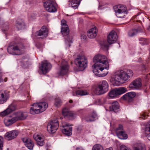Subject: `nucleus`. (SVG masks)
Returning <instances> with one entry per match:
<instances>
[{
  "instance_id": "b1692460",
  "label": "nucleus",
  "mask_w": 150,
  "mask_h": 150,
  "mask_svg": "<svg viewBox=\"0 0 150 150\" xmlns=\"http://www.w3.org/2000/svg\"><path fill=\"white\" fill-rule=\"evenodd\" d=\"M97 118V115L96 112H93L91 113L86 116L85 119L87 122H92L94 121Z\"/></svg>"
},
{
  "instance_id": "ea45409f",
  "label": "nucleus",
  "mask_w": 150,
  "mask_h": 150,
  "mask_svg": "<svg viewBox=\"0 0 150 150\" xmlns=\"http://www.w3.org/2000/svg\"><path fill=\"white\" fill-rule=\"evenodd\" d=\"M3 144V138L0 136V150H2V147Z\"/></svg>"
},
{
  "instance_id": "9b49d317",
  "label": "nucleus",
  "mask_w": 150,
  "mask_h": 150,
  "mask_svg": "<svg viewBox=\"0 0 150 150\" xmlns=\"http://www.w3.org/2000/svg\"><path fill=\"white\" fill-rule=\"evenodd\" d=\"M122 75V80L126 81L129 80L132 77L133 73L132 71L130 69H126L124 70H121Z\"/></svg>"
},
{
  "instance_id": "39448f33",
  "label": "nucleus",
  "mask_w": 150,
  "mask_h": 150,
  "mask_svg": "<svg viewBox=\"0 0 150 150\" xmlns=\"http://www.w3.org/2000/svg\"><path fill=\"white\" fill-rule=\"evenodd\" d=\"M109 85L108 82L105 80L100 81L98 84L94 92L97 95L103 94L108 90Z\"/></svg>"
},
{
  "instance_id": "a19ab883",
  "label": "nucleus",
  "mask_w": 150,
  "mask_h": 150,
  "mask_svg": "<svg viewBox=\"0 0 150 150\" xmlns=\"http://www.w3.org/2000/svg\"><path fill=\"white\" fill-rule=\"evenodd\" d=\"M123 131V130L122 125H120L118 128L116 129V134L117 133V131L118 132H120V131Z\"/></svg>"
},
{
  "instance_id": "7c9ffc66",
  "label": "nucleus",
  "mask_w": 150,
  "mask_h": 150,
  "mask_svg": "<svg viewBox=\"0 0 150 150\" xmlns=\"http://www.w3.org/2000/svg\"><path fill=\"white\" fill-rule=\"evenodd\" d=\"M142 30L140 28L137 29H134L130 30L128 33V35L130 37H132L136 35L138 33L142 31Z\"/></svg>"
},
{
  "instance_id": "473e14b6",
  "label": "nucleus",
  "mask_w": 150,
  "mask_h": 150,
  "mask_svg": "<svg viewBox=\"0 0 150 150\" xmlns=\"http://www.w3.org/2000/svg\"><path fill=\"white\" fill-rule=\"evenodd\" d=\"M65 127V128L62 130V132L67 136H71L72 134V127Z\"/></svg>"
},
{
  "instance_id": "5fc2aeb1",
  "label": "nucleus",
  "mask_w": 150,
  "mask_h": 150,
  "mask_svg": "<svg viewBox=\"0 0 150 150\" xmlns=\"http://www.w3.org/2000/svg\"><path fill=\"white\" fill-rule=\"evenodd\" d=\"M149 28H148V30H149V29L150 28V25L149 26Z\"/></svg>"
},
{
  "instance_id": "7ed1b4c3",
  "label": "nucleus",
  "mask_w": 150,
  "mask_h": 150,
  "mask_svg": "<svg viewBox=\"0 0 150 150\" xmlns=\"http://www.w3.org/2000/svg\"><path fill=\"white\" fill-rule=\"evenodd\" d=\"M47 107V103L45 102L35 103L32 105L30 112V114L33 115L40 113L45 110Z\"/></svg>"
},
{
  "instance_id": "79ce46f5",
  "label": "nucleus",
  "mask_w": 150,
  "mask_h": 150,
  "mask_svg": "<svg viewBox=\"0 0 150 150\" xmlns=\"http://www.w3.org/2000/svg\"><path fill=\"white\" fill-rule=\"evenodd\" d=\"M61 25L62 26V27H63V26L64 27H66V26H68L66 24V22L64 20H62L61 21Z\"/></svg>"
},
{
  "instance_id": "f704fd0d",
  "label": "nucleus",
  "mask_w": 150,
  "mask_h": 150,
  "mask_svg": "<svg viewBox=\"0 0 150 150\" xmlns=\"http://www.w3.org/2000/svg\"><path fill=\"white\" fill-rule=\"evenodd\" d=\"M17 120H18L16 116L12 118L11 119L7 120V122L6 123H5V124L6 126H8L12 124Z\"/></svg>"
},
{
  "instance_id": "4468645a",
  "label": "nucleus",
  "mask_w": 150,
  "mask_h": 150,
  "mask_svg": "<svg viewBox=\"0 0 150 150\" xmlns=\"http://www.w3.org/2000/svg\"><path fill=\"white\" fill-rule=\"evenodd\" d=\"M51 67V64L47 61H44L42 62L40 69L43 74H45L50 70Z\"/></svg>"
},
{
  "instance_id": "4be33fe9",
  "label": "nucleus",
  "mask_w": 150,
  "mask_h": 150,
  "mask_svg": "<svg viewBox=\"0 0 150 150\" xmlns=\"http://www.w3.org/2000/svg\"><path fill=\"white\" fill-rule=\"evenodd\" d=\"M142 86V83L140 79H137L134 80L129 85L130 88L138 89Z\"/></svg>"
},
{
  "instance_id": "f3484780",
  "label": "nucleus",
  "mask_w": 150,
  "mask_h": 150,
  "mask_svg": "<svg viewBox=\"0 0 150 150\" xmlns=\"http://www.w3.org/2000/svg\"><path fill=\"white\" fill-rule=\"evenodd\" d=\"M136 95V93L134 92H131L126 93L121 97V99L125 100L129 102H132L133 98Z\"/></svg>"
},
{
  "instance_id": "c9c22d12",
  "label": "nucleus",
  "mask_w": 150,
  "mask_h": 150,
  "mask_svg": "<svg viewBox=\"0 0 150 150\" xmlns=\"http://www.w3.org/2000/svg\"><path fill=\"white\" fill-rule=\"evenodd\" d=\"M77 95L80 96H84L88 95V93L87 91L85 90H79L76 91V92Z\"/></svg>"
},
{
  "instance_id": "f03ea898",
  "label": "nucleus",
  "mask_w": 150,
  "mask_h": 150,
  "mask_svg": "<svg viewBox=\"0 0 150 150\" xmlns=\"http://www.w3.org/2000/svg\"><path fill=\"white\" fill-rule=\"evenodd\" d=\"M16 45L14 42H11L7 48V51L8 53L15 55H20L23 54V50L25 49V46L21 43L16 41Z\"/></svg>"
},
{
  "instance_id": "aec40b11",
  "label": "nucleus",
  "mask_w": 150,
  "mask_h": 150,
  "mask_svg": "<svg viewBox=\"0 0 150 150\" xmlns=\"http://www.w3.org/2000/svg\"><path fill=\"white\" fill-rule=\"evenodd\" d=\"M121 80H122V77L121 70L115 73L113 77L111 79L114 83H116L117 82L119 83Z\"/></svg>"
},
{
  "instance_id": "864d4df0",
  "label": "nucleus",
  "mask_w": 150,
  "mask_h": 150,
  "mask_svg": "<svg viewBox=\"0 0 150 150\" xmlns=\"http://www.w3.org/2000/svg\"><path fill=\"white\" fill-rule=\"evenodd\" d=\"M69 102L70 103H72L73 102V100H69Z\"/></svg>"
},
{
  "instance_id": "8fccbe9b",
  "label": "nucleus",
  "mask_w": 150,
  "mask_h": 150,
  "mask_svg": "<svg viewBox=\"0 0 150 150\" xmlns=\"http://www.w3.org/2000/svg\"><path fill=\"white\" fill-rule=\"evenodd\" d=\"M8 25H6V27H5V28H4V31H6L7 30L8 28Z\"/></svg>"
},
{
  "instance_id": "c756f323",
  "label": "nucleus",
  "mask_w": 150,
  "mask_h": 150,
  "mask_svg": "<svg viewBox=\"0 0 150 150\" xmlns=\"http://www.w3.org/2000/svg\"><path fill=\"white\" fill-rule=\"evenodd\" d=\"M144 131L146 136L150 140V121L147 123L145 127Z\"/></svg>"
},
{
  "instance_id": "cd10ccee",
  "label": "nucleus",
  "mask_w": 150,
  "mask_h": 150,
  "mask_svg": "<svg viewBox=\"0 0 150 150\" xmlns=\"http://www.w3.org/2000/svg\"><path fill=\"white\" fill-rule=\"evenodd\" d=\"M81 0H69V7L71 6L74 9L77 8L79 5Z\"/></svg>"
},
{
  "instance_id": "72a5a7b5",
  "label": "nucleus",
  "mask_w": 150,
  "mask_h": 150,
  "mask_svg": "<svg viewBox=\"0 0 150 150\" xmlns=\"http://www.w3.org/2000/svg\"><path fill=\"white\" fill-rule=\"evenodd\" d=\"M116 134L117 137L121 139H126L127 138V134L124 131H120V132L117 131Z\"/></svg>"
},
{
  "instance_id": "6ab92c4d",
  "label": "nucleus",
  "mask_w": 150,
  "mask_h": 150,
  "mask_svg": "<svg viewBox=\"0 0 150 150\" xmlns=\"http://www.w3.org/2000/svg\"><path fill=\"white\" fill-rule=\"evenodd\" d=\"M63 115L67 118L72 119L74 118V113L72 111H70L68 109L64 108L62 110Z\"/></svg>"
},
{
  "instance_id": "c85d7f7f",
  "label": "nucleus",
  "mask_w": 150,
  "mask_h": 150,
  "mask_svg": "<svg viewBox=\"0 0 150 150\" xmlns=\"http://www.w3.org/2000/svg\"><path fill=\"white\" fill-rule=\"evenodd\" d=\"M120 108V106L118 102L117 101L113 102L112 105L109 107V110L110 111H114L116 112Z\"/></svg>"
},
{
  "instance_id": "13d9d810",
  "label": "nucleus",
  "mask_w": 150,
  "mask_h": 150,
  "mask_svg": "<svg viewBox=\"0 0 150 150\" xmlns=\"http://www.w3.org/2000/svg\"><path fill=\"white\" fill-rule=\"evenodd\" d=\"M149 150H150V148L149 149Z\"/></svg>"
},
{
  "instance_id": "de8ad7c7",
  "label": "nucleus",
  "mask_w": 150,
  "mask_h": 150,
  "mask_svg": "<svg viewBox=\"0 0 150 150\" xmlns=\"http://www.w3.org/2000/svg\"><path fill=\"white\" fill-rule=\"evenodd\" d=\"M23 66H24V67H27L28 66V62L27 61L26 62L25 64H24V62H23Z\"/></svg>"
},
{
  "instance_id": "3c124183",
  "label": "nucleus",
  "mask_w": 150,
  "mask_h": 150,
  "mask_svg": "<svg viewBox=\"0 0 150 150\" xmlns=\"http://www.w3.org/2000/svg\"><path fill=\"white\" fill-rule=\"evenodd\" d=\"M113 150L112 148L111 147H110L109 148L107 149H105V150Z\"/></svg>"
},
{
  "instance_id": "dca6fc26",
  "label": "nucleus",
  "mask_w": 150,
  "mask_h": 150,
  "mask_svg": "<svg viewBox=\"0 0 150 150\" xmlns=\"http://www.w3.org/2000/svg\"><path fill=\"white\" fill-rule=\"evenodd\" d=\"M17 109L16 105L14 103L11 104L6 110L0 113V115L3 116H5L9 114L11 112Z\"/></svg>"
},
{
  "instance_id": "393cba45",
  "label": "nucleus",
  "mask_w": 150,
  "mask_h": 150,
  "mask_svg": "<svg viewBox=\"0 0 150 150\" xmlns=\"http://www.w3.org/2000/svg\"><path fill=\"white\" fill-rule=\"evenodd\" d=\"M9 92L5 91L3 92L0 93V104H2L7 100V98L8 97Z\"/></svg>"
},
{
  "instance_id": "6e6552de",
  "label": "nucleus",
  "mask_w": 150,
  "mask_h": 150,
  "mask_svg": "<svg viewBox=\"0 0 150 150\" xmlns=\"http://www.w3.org/2000/svg\"><path fill=\"white\" fill-rule=\"evenodd\" d=\"M59 126L57 120H53L48 123L47 126V131L50 133H54L57 130Z\"/></svg>"
},
{
  "instance_id": "bb28decb",
  "label": "nucleus",
  "mask_w": 150,
  "mask_h": 150,
  "mask_svg": "<svg viewBox=\"0 0 150 150\" xmlns=\"http://www.w3.org/2000/svg\"><path fill=\"white\" fill-rule=\"evenodd\" d=\"M16 25L18 30L24 29L25 28V24L22 20L19 19L17 21Z\"/></svg>"
},
{
  "instance_id": "58836bf2",
  "label": "nucleus",
  "mask_w": 150,
  "mask_h": 150,
  "mask_svg": "<svg viewBox=\"0 0 150 150\" xmlns=\"http://www.w3.org/2000/svg\"><path fill=\"white\" fill-rule=\"evenodd\" d=\"M139 41H141L139 43L141 45H146L148 44V42L147 40L144 38H140L139 39Z\"/></svg>"
},
{
  "instance_id": "a878e982",
  "label": "nucleus",
  "mask_w": 150,
  "mask_h": 150,
  "mask_svg": "<svg viewBox=\"0 0 150 150\" xmlns=\"http://www.w3.org/2000/svg\"><path fill=\"white\" fill-rule=\"evenodd\" d=\"M37 142L38 145L42 146L45 144L44 138L42 137L39 135H34L33 136Z\"/></svg>"
},
{
  "instance_id": "a18cd8bd",
  "label": "nucleus",
  "mask_w": 150,
  "mask_h": 150,
  "mask_svg": "<svg viewBox=\"0 0 150 150\" xmlns=\"http://www.w3.org/2000/svg\"><path fill=\"white\" fill-rule=\"evenodd\" d=\"M2 72H0V83L3 82L4 81V79L2 78Z\"/></svg>"
},
{
  "instance_id": "f8f14e48",
  "label": "nucleus",
  "mask_w": 150,
  "mask_h": 150,
  "mask_svg": "<svg viewBox=\"0 0 150 150\" xmlns=\"http://www.w3.org/2000/svg\"><path fill=\"white\" fill-rule=\"evenodd\" d=\"M60 69L59 72V75L63 76L66 74L69 71V66L67 62L62 60L61 63Z\"/></svg>"
},
{
  "instance_id": "9d476101",
  "label": "nucleus",
  "mask_w": 150,
  "mask_h": 150,
  "mask_svg": "<svg viewBox=\"0 0 150 150\" xmlns=\"http://www.w3.org/2000/svg\"><path fill=\"white\" fill-rule=\"evenodd\" d=\"M55 4L53 0H47L44 3L43 5L47 11L50 12H54L57 11Z\"/></svg>"
},
{
  "instance_id": "c03bdc74",
  "label": "nucleus",
  "mask_w": 150,
  "mask_h": 150,
  "mask_svg": "<svg viewBox=\"0 0 150 150\" xmlns=\"http://www.w3.org/2000/svg\"><path fill=\"white\" fill-rule=\"evenodd\" d=\"M147 115H146L145 114L143 113L141 117H140V119H144L145 118H146Z\"/></svg>"
},
{
  "instance_id": "423d86ee",
  "label": "nucleus",
  "mask_w": 150,
  "mask_h": 150,
  "mask_svg": "<svg viewBox=\"0 0 150 150\" xmlns=\"http://www.w3.org/2000/svg\"><path fill=\"white\" fill-rule=\"evenodd\" d=\"M74 62L80 71L84 70L87 66V59L84 56H78L74 60Z\"/></svg>"
},
{
  "instance_id": "603ef678",
  "label": "nucleus",
  "mask_w": 150,
  "mask_h": 150,
  "mask_svg": "<svg viewBox=\"0 0 150 150\" xmlns=\"http://www.w3.org/2000/svg\"><path fill=\"white\" fill-rule=\"evenodd\" d=\"M7 80V78H5L4 80V81L5 82H6Z\"/></svg>"
},
{
  "instance_id": "412c9836",
  "label": "nucleus",
  "mask_w": 150,
  "mask_h": 150,
  "mask_svg": "<svg viewBox=\"0 0 150 150\" xmlns=\"http://www.w3.org/2000/svg\"><path fill=\"white\" fill-rule=\"evenodd\" d=\"M25 146L29 149L32 150L34 146L33 142L30 139L26 138L22 139Z\"/></svg>"
},
{
  "instance_id": "09e8293b",
  "label": "nucleus",
  "mask_w": 150,
  "mask_h": 150,
  "mask_svg": "<svg viewBox=\"0 0 150 150\" xmlns=\"http://www.w3.org/2000/svg\"><path fill=\"white\" fill-rule=\"evenodd\" d=\"M71 126V125H70L69 124H65V125L64 126H63V127H69V126ZM71 126H72V125H71Z\"/></svg>"
},
{
  "instance_id": "ddd939ff",
  "label": "nucleus",
  "mask_w": 150,
  "mask_h": 150,
  "mask_svg": "<svg viewBox=\"0 0 150 150\" xmlns=\"http://www.w3.org/2000/svg\"><path fill=\"white\" fill-rule=\"evenodd\" d=\"M120 8H118L117 11H115L116 16L117 17L124 18L127 13V9L125 5L119 6Z\"/></svg>"
},
{
  "instance_id": "e433bc0d",
  "label": "nucleus",
  "mask_w": 150,
  "mask_h": 150,
  "mask_svg": "<svg viewBox=\"0 0 150 150\" xmlns=\"http://www.w3.org/2000/svg\"><path fill=\"white\" fill-rule=\"evenodd\" d=\"M134 150H145L144 146L141 144H139L137 147H135L134 149Z\"/></svg>"
},
{
  "instance_id": "2f4dec72",
  "label": "nucleus",
  "mask_w": 150,
  "mask_h": 150,
  "mask_svg": "<svg viewBox=\"0 0 150 150\" xmlns=\"http://www.w3.org/2000/svg\"><path fill=\"white\" fill-rule=\"evenodd\" d=\"M17 118L18 120H24L26 118L27 115L26 112H18L16 113Z\"/></svg>"
},
{
  "instance_id": "f257e3e1",
  "label": "nucleus",
  "mask_w": 150,
  "mask_h": 150,
  "mask_svg": "<svg viewBox=\"0 0 150 150\" xmlns=\"http://www.w3.org/2000/svg\"><path fill=\"white\" fill-rule=\"evenodd\" d=\"M93 62L95 63L92 66L93 72L96 75L100 77L105 76L107 74L108 72L105 73H101L99 71V70L102 71L104 69H108V62L105 56L99 54L94 57Z\"/></svg>"
},
{
  "instance_id": "5701e85b",
  "label": "nucleus",
  "mask_w": 150,
  "mask_h": 150,
  "mask_svg": "<svg viewBox=\"0 0 150 150\" xmlns=\"http://www.w3.org/2000/svg\"><path fill=\"white\" fill-rule=\"evenodd\" d=\"M97 34V30L96 28L94 27L89 30L87 33V36L90 38H94Z\"/></svg>"
},
{
  "instance_id": "20e7f679",
  "label": "nucleus",
  "mask_w": 150,
  "mask_h": 150,
  "mask_svg": "<svg viewBox=\"0 0 150 150\" xmlns=\"http://www.w3.org/2000/svg\"><path fill=\"white\" fill-rule=\"evenodd\" d=\"M117 33L114 31H111L107 36V41L106 40L100 42L102 48L103 50H108L109 44L111 45L114 43L117 40Z\"/></svg>"
},
{
  "instance_id": "4d7b16f0",
  "label": "nucleus",
  "mask_w": 150,
  "mask_h": 150,
  "mask_svg": "<svg viewBox=\"0 0 150 150\" xmlns=\"http://www.w3.org/2000/svg\"><path fill=\"white\" fill-rule=\"evenodd\" d=\"M1 69H0V71H1Z\"/></svg>"
},
{
  "instance_id": "4c0bfd02",
  "label": "nucleus",
  "mask_w": 150,
  "mask_h": 150,
  "mask_svg": "<svg viewBox=\"0 0 150 150\" xmlns=\"http://www.w3.org/2000/svg\"><path fill=\"white\" fill-rule=\"evenodd\" d=\"M61 100L59 98H56L55 100L54 105L57 107H60L62 104Z\"/></svg>"
},
{
  "instance_id": "a211bd4d",
  "label": "nucleus",
  "mask_w": 150,
  "mask_h": 150,
  "mask_svg": "<svg viewBox=\"0 0 150 150\" xmlns=\"http://www.w3.org/2000/svg\"><path fill=\"white\" fill-rule=\"evenodd\" d=\"M18 134L17 130H13L6 132L4 135L5 139L8 140H10L16 138Z\"/></svg>"
},
{
  "instance_id": "49530a36",
  "label": "nucleus",
  "mask_w": 150,
  "mask_h": 150,
  "mask_svg": "<svg viewBox=\"0 0 150 150\" xmlns=\"http://www.w3.org/2000/svg\"><path fill=\"white\" fill-rule=\"evenodd\" d=\"M81 38L82 39H83L84 40H85L86 39L87 37L86 35L83 34L81 35Z\"/></svg>"
},
{
  "instance_id": "bf43d9fd",
  "label": "nucleus",
  "mask_w": 150,
  "mask_h": 150,
  "mask_svg": "<svg viewBox=\"0 0 150 150\" xmlns=\"http://www.w3.org/2000/svg\"><path fill=\"white\" fill-rule=\"evenodd\" d=\"M7 150H8V149H7Z\"/></svg>"
},
{
  "instance_id": "6e6d98bb",
  "label": "nucleus",
  "mask_w": 150,
  "mask_h": 150,
  "mask_svg": "<svg viewBox=\"0 0 150 150\" xmlns=\"http://www.w3.org/2000/svg\"><path fill=\"white\" fill-rule=\"evenodd\" d=\"M60 118L61 119H63V117H61Z\"/></svg>"
},
{
  "instance_id": "2eb2a0df",
  "label": "nucleus",
  "mask_w": 150,
  "mask_h": 150,
  "mask_svg": "<svg viewBox=\"0 0 150 150\" xmlns=\"http://www.w3.org/2000/svg\"><path fill=\"white\" fill-rule=\"evenodd\" d=\"M48 35V30L45 26H43L41 29L35 33L36 35L42 36L40 37L41 39L46 38Z\"/></svg>"
},
{
  "instance_id": "37998d69",
  "label": "nucleus",
  "mask_w": 150,
  "mask_h": 150,
  "mask_svg": "<svg viewBox=\"0 0 150 150\" xmlns=\"http://www.w3.org/2000/svg\"><path fill=\"white\" fill-rule=\"evenodd\" d=\"M120 150H129V149L125 145H122L120 146Z\"/></svg>"
},
{
  "instance_id": "1a4fd4ad",
  "label": "nucleus",
  "mask_w": 150,
  "mask_h": 150,
  "mask_svg": "<svg viewBox=\"0 0 150 150\" xmlns=\"http://www.w3.org/2000/svg\"><path fill=\"white\" fill-rule=\"evenodd\" d=\"M127 91V89L124 87H121L115 88L109 93V96L113 98L120 95L125 93Z\"/></svg>"
},
{
  "instance_id": "0eeeda50",
  "label": "nucleus",
  "mask_w": 150,
  "mask_h": 150,
  "mask_svg": "<svg viewBox=\"0 0 150 150\" xmlns=\"http://www.w3.org/2000/svg\"><path fill=\"white\" fill-rule=\"evenodd\" d=\"M66 27L63 26L61 28V32L62 35L64 36H67L65 38L66 43L67 45H68V46L70 47L71 46L70 43L72 42V37L68 35L69 33V30L68 26H66Z\"/></svg>"
}]
</instances>
